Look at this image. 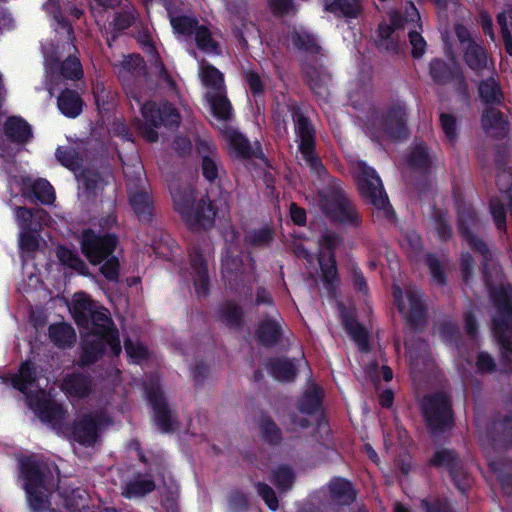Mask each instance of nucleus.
Segmentation results:
<instances>
[{
  "instance_id": "obj_1",
  "label": "nucleus",
  "mask_w": 512,
  "mask_h": 512,
  "mask_svg": "<svg viewBox=\"0 0 512 512\" xmlns=\"http://www.w3.org/2000/svg\"><path fill=\"white\" fill-rule=\"evenodd\" d=\"M19 469L31 511L55 512L50 497L59 482L58 466L42 457L29 455L19 460Z\"/></svg>"
},
{
  "instance_id": "obj_2",
  "label": "nucleus",
  "mask_w": 512,
  "mask_h": 512,
  "mask_svg": "<svg viewBox=\"0 0 512 512\" xmlns=\"http://www.w3.org/2000/svg\"><path fill=\"white\" fill-rule=\"evenodd\" d=\"M495 313L491 319V332L499 347L500 372L512 369V289L499 286L491 290Z\"/></svg>"
},
{
  "instance_id": "obj_3",
  "label": "nucleus",
  "mask_w": 512,
  "mask_h": 512,
  "mask_svg": "<svg viewBox=\"0 0 512 512\" xmlns=\"http://www.w3.org/2000/svg\"><path fill=\"white\" fill-rule=\"evenodd\" d=\"M367 132L370 138L381 143L384 139L401 142L410 137L407 107L397 101L381 110H373L367 117Z\"/></svg>"
},
{
  "instance_id": "obj_4",
  "label": "nucleus",
  "mask_w": 512,
  "mask_h": 512,
  "mask_svg": "<svg viewBox=\"0 0 512 512\" xmlns=\"http://www.w3.org/2000/svg\"><path fill=\"white\" fill-rule=\"evenodd\" d=\"M170 193L174 209L191 229L208 230L214 226L217 206L208 196L196 202L194 189L189 185H172Z\"/></svg>"
},
{
  "instance_id": "obj_5",
  "label": "nucleus",
  "mask_w": 512,
  "mask_h": 512,
  "mask_svg": "<svg viewBox=\"0 0 512 512\" xmlns=\"http://www.w3.org/2000/svg\"><path fill=\"white\" fill-rule=\"evenodd\" d=\"M128 30L138 44L143 47H149L155 50L147 23L142 19L140 12L131 0H126L114 9L112 20L108 23L105 30V38L109 47Z\"/></svg>"
},
{
  "instance_id": "obj_6",
  "label": "nucleus",
  "mask_w": 512,
  "mask_h": 512,
  "mask_svg": "<svg viewBox=\"0 0 512 512\" xmlns=\"http://www.w3.org/2000/svg\"><path fill=\"white\" fill-rule=\"evenodd\" d=\"M420 414L430 435L442 436L455 427V412L451 398L435 391L424 395L418 402Z\"/></svg>"
},
{
  "instance_id": "obj_7",
  "label": "nucleus",
  "mask_w": 512,
  "mask_h": 512,
  "mask_svg": "<svg viewBox=\"0 0 512 512\" xmlns=\"http://www.w3.org/2000/svg\"><path fill=\"white\" fill-rule=\"evenodd\" d=\"M354 180L360 197L367 204L381 212L383 217L389 221L395 219V211L390 204L382 180L377 171L365 161L357 162Z\"/></svg>"
},
{
  "instance_id": "obj_8",
  "label": "nucleus",
  "mask_w": 512,
  "mask_h": 512,
  "mask_svg": "<svg viewBox=\"0 0 512 512\" xmlns=\"http://www.w3.org/2000/svg\"><path fill=\"white\" fill-rule=\"evenodd\" d=\"M393 298L399 313L413 331L425 327L427 307L420 290L409 288L404 293L401 287L395 285L393 287Z\"/></svg>"
},
{
  "instance_id": "obj_9",
  "label": "nucleus",
  "mask_w": 512,
  "mask_h": 512,
  "mask_svg": "<svg viewBox=\"0 0 512 512\" xmlns=\"http://www.w3.org/2000/svg\"><path fill=\"white\" fill-rule=\"evenodd\" d=\"M323 211L333 222L358 228L362 224V217L353 201L339 186L330 190L329 196L324 200Z\"/></svg>"
},
{
  "instance_id": "obj_10",
  "label": "nucleus",
  "mask_w": 512,
  "mask_h": 512,
  "mask_svg": "<svg viewBox=\"0 0 512 512\" xmlns=\"http://www.w3.org/2000/svg\"><path fill=\"white\" fill-rule=\"evenodd\" d=\"M428 465L438 470H446L454 486L462 494L470 488V474L465 469L459 452L455 449L447 447L436 449L429 458Z\"/></svg>"
},
{
  "instance_id": "obj_11",
  "label": "nucleus",
  "mask_w": 512,
  "mask_h": 512,
  "mask_svg": "<svg viewBox=\"0 0 512 512\" xmlns=\"http://www.w3.org/2000/svg\"><path fill=\"white\" fill-rule=\"evenodd\" d=\"M118 241L115 233L102 234L92 228H86L81 232V253L90 264L99 265L114 253Z\"/></svg>"
},
{
  "instance_id": "obj_12",
  "label": "nucleus",
  "mask_w": 512,
  "mask_h": 512,
  "mask_svg": "<svg viewBox=\"0 0 512 512\" xmlns=\"http://www.w3.org/2000/svg\"><path fill=\"white\" fill-rule=\"evenodd\" d=\"M146 75V63L141 55L130 54L124 57L120 65L118 78L121 81L123 90L131 103L132 101L139 103V84Z\"/></svg>"
},
{
  "instance_id": "obj_13",
  "label": "nucleus",
  "mask_w": 512,
  "mask_h": 512,
  "mask_svg": "<svg viewBox=\"0 0 512 512\" xmlns=\"http://www.w3.org/2000/svg\"><path fill=\"white\" fill-rule=\"evenodd\" d=\"M429 75L435 84H453L458 94L469 96L466 77L458 64L450 65L442 58H433L429 63Z\"/></svg>"
},
{
  "instance_id": "obj_14",
  "label": "nucleus",
  "mask_w": 512,
  "mask_h": 512,
  "mask_svg": "<svg viewBox=\"0 0 512 512\" xmlns=\"http://www.w3.org/2000/svg\"><path fill=\"white\" fill-rule=\"evenodd\" d=\"M104 421L105 416L103 414L88 412L75 419L66 429L72 440L82 446L89 447L97 441Z\"/></svg>"
},
{
  "instance_id": "obj_15",
  "label": "nucleus",
  "mask_w": 512,
  "mask_h": 512,
  "mask_svg": "<svg viewBox=\"0 0 512 512\" xmlns=\"http://www.w3.org/2000/svg\"><path fill=\"white\" fill-rule=\"evenodd\" d=\"M147 398L153 410L155 425L164 434H172L176 430L178 420L173 416L163 391L159 387H150Z\"/></svg>"
},
{
  "instance_id": "obj_16",
  "label": "nucleus",
  "mask_w": 512,
  "mask_h": 512,
  "mask_svg": "<svg viewBox=\"0 0 512 512\" xmlns=\"http://www.w3.org/2000/svg\"><path fill=\"white\" fill-rule=\"evenodd\" d=\"M76 178L89 195L97 196L113 182L114 174L111 165L106 163L99 167H82Z\"/></svg>"
},
{
  "instance_id": "obj_17",
  "label": "nucleus",
  "mask_w": 512,
  "mask_h": 512,
  "mask_svg": "<svg viewBox=\"0 0 512 512\" xmlns=\"http://www.w3.org/2000/svg\"><path fill=\"white\" fill-rule=\"evenodd\" d=\"M19 190L21 196L31 203L51 205L56 199L53 186L44 178L33 179L30 176H22Z\"/></svg>"
},
{
  "instance_id": "obj_18",
  "label": "nucleus",
  "mask_w": 512,
  "mask_h": 512,
  "mask_svg": "<svg viewBox=\"0 0 512 512\" xmlns=\"http://www.w3.org/2000/svg\"><path fill=\"white\" fill-rule=\"evenodd\" d=\"M300 70L304 82L316 96L326 98L329 95L328 84L331 75L325 67L303 61L300 64Z\"/></svg>"
},
{
  "instance_id": "obj_19",
  "label": "nucleus",
  "mask_w": 512,
  "mask_h": 512,
  "mask_svg": "<svg viewBox=\"0 0 512 512\" xmlns=\"http://www.w3.org/2000/svg\"><path fill=\"white\" fill-rule=\"evenodd\" d=\"M482 130L494 140L505 139L510 131L508 117L497 107H485L481 113Z\"/></svg>"
},
{
  "instance_id": "obj_20",
  "label": "nucleus",
  "mask_w": 512,
  "mask_h": 512,
  "mask_svg": "<svg viewBox=\"0 0 512 512\" xmlns=\"http://www.w3.org/2000/svg\"><path fill=\"white\" fill-rule=\"evenodd\" d=\"M193 286L198 297H207L210 291L208 264L201 250L194 247L189 251Z\"/></svg>"
},
{
  "instance_id": "obj_21",
  "label": "nucleus",
  "mask_w": 512,
  "mask_h": 512,
  "mask_svg": "<svg viewBox=\"0 0 512 512\" xmlns=\"http://www.w3.org/2000/svg\"><path fill=\"white\" fill-rule=\"evenodd\" d=\"M487 436L497 448H512V413L495 415L487 425Z\"/></svg>"
},
{
  "instance_id": "obj_22",
  "label": "nucleus",
  "mask_w": 512,
  "mask_h": 512,
  "mask_svg": "<svg viewBox=\"0 0 512 512\" xmlns=\"http://www.w3.org/2000/svg\"><path fill=\"white\" fill-rule=\"evenodd\" d=\"M290 111L295 126L298 151L310 147H316V129L310 118L297 105L292 106Z\"/></svg>"
},
{
  "instance_id": "obj_23",
  "label": "nucleus",
  "mask_w": 512,
  "mask_h": 512,
  "mask_svg": "<svg viewBox=\"0 0 512 512\" xmlns=\"http://www.w3.org/2000/svg\"><path fill=\"white\" fill-rule=\"evenodd\" d=\"M340 316L344 330L355 342L359 350L361 352H369L371 349L369 343V333L367 329L358 321L356 312L341 305Z\"/></svg>"
},
{
  "instance_id": "obj_24",
  "label": "nucleus",
  "mask_w": 512,
  "mask_h": 512,
  "mask_svg": "<svg viewBox=\"0 0 512 512\" xmlns=\"http://www.w3.org/2000/svg\"><path fill=\"white\" fill-rule=\"evenodd\" d=\"M282 322L280 314L278 318L265 317L259 320L255 329L257 343L266 348L275 347L283 338Z\"/></svg>"
},
{
  "instance_id": "obj_25",
  "label": "nucleus",
  "mask_w": 512,
  "mask_h": 512,
  "mask_svg": "<svg viewBox=\"0 0 512 512\" xmlns=\"http://www.w3.org/2000/svg\"><path fill=\"white\" fill-rule=\"evenodd\" d=\"M196 146L197 151L201 156L200 167L202 176L206 181L213 184L219 177L221 164L217 148L206 140H199Z\"/></svg>"
},
{
  "instance_id": "obj_26",
  "label": "nucleus",
  "mask_w": 512,
  "mask_h": 512,
  "mask_svg": "<svg viewBox=\"0 0 512 512\" xmlns=\"http://www.w3.org/2000/svg\"><path fill=\"white\" fill-rule=\"evenodd\" d=\"M3 133L7 140L18 145H25L34 138L32 126L23 117L8 116L3 123Z\"/></svg>"
},
{
  "instance_id": "obj_27",
  "label": "nucleus",
  "mask_w": 512,
  "mask_h": 512,
  "mask_svg": "<svg viewBox=\"0 0 512 512\" xmlns=\"http://www.w3.org/2000/svg\"><path fill=\"white\" fill-rule=\"evenodd\" d=\"M318 263L321 272V282L326 296L329 299H335L341 282L336 255H331L330 257L319 256Z\"/></svg>"
},
{
  "instance_id": "obj_28",
  "label": "nucleus",
  "mask_w": 512,
  "mask_h": 512,
  "mask_svg": "<svg viewBox=\"0 0 512 512\" xmlns=\"http://www.w3.org/2000/svg\"><path fill=\"white\" fill-rule=\"evenodd\" d=\"M60 388L69 397L85 399L92 393V378L82 372L69 373L63 378Z\"/></svg>"
},
{
  "instance_id": "obj_29",
  "label": "nucleus",
  "mask_w": 512,
  "mask_h": 512,
  "mask_svg": "<svg viewBox=\"0 0 512 512\" xmlns=\"http://www.w3.org/2000/svg\"><path fill=\"white\" fill-rule=\"evenodd\" d=\"M325 12L333 14L336 18L347 21L357 19L364 12V1L360 0H321Z\"/></svg>"
},
{
  "instance_id": "obj_30",
  "label": "nucleus",
  "mask_w": 512,
  "mask_h": 512,
  "mask_svg": "<svg viewBox=\"0 0 512 512\" xmlns=\"http://www.w3.org/2000/svg\"><path fill=\"white\" fill-rule=\"evenodd\" d=\"M407 164L414 172L429 176L433 159L429 147L423 142L415 143L407 156Z\"/></svg>"
},
{
  "instance_id": "obj_31",
  "label": "nucleus",
  "mask_w": 512,
  "mask_h": 512,
  "mask_svg": "<svg viewBox=\"0 0 512 512\" xmlns=\"http://www.w3.org/2000/svg\"><path fill=\"white\" fill-rule=\"evenodd\" d=\"M221 135L238 158L249 159L252 157V147L249 139L238 129L225 124L220 130Z\"/></svg>"
},
{
  "instance_id": "obj_32",
  "label": "nucleus",
  "mask_w": 512,
  "mask_h": 512,
  "mask_svg": "<svg viewBox=\"0 0 512 512\" xmlns=\"http://www.w3.org/2000/svg\"><path fill=\"white\" fill-rule=\"evenodd\" d=\"M478 96L485 107H497L504 105L505 96L499 81L490 76L478 84Z\"/></svg>"
},
{
  "instance_id": "obj_33",
  "label": "nucleus",
  "mask_w": 512,
  "mask_h": 512,
  "mask_svg": "<svg viewBox=\"0 0 512 512\" xmlns=\"http://www.w3.org/2000/svg\"><path fill=\"white\" fill-rule=\"evenodd\" d=\"M34 411L42 422L49 423L53 427L60 425L66 414L61 404L47 398L38 399Z\"/></svg>"
},
{
  "instance_id": "obj_34",
  "label": "nucleus",
  "mask_w": 512,
  "mask_h": 512,
  "mask_svg": "<svg viewBox=\"0 0 512 512\" xmlns=\"http://www.w3.org/2000/svg\"><path fill=\"white\" fill-rule=\"evenodd\" d=\"M151 472V468L146 470L145 475L147 478H142V474L137 473L132 480H129L122 486V495L127 499H132L144 497L153 492L156 488V484L152 479Z\"/></svg>"
},
{
  "instance_id": "obj_35",
  "label": "nucleus",
  "mask_w": 512,
  "mask_h": 512,
  "mask_svg": "<svg viewBox=\"0 0 512 512\" xmlns=\"http://www.w3.org/2000/svg\"><path fill=\"white\" fill-rule=\"evenodd\" d=\"M46 216L47 213L43 209L26 206L15 208V218L21 231H42V221Z\"/></svg>"
},
{
  "instance_id": "obj_36",
  "label": "nucleus",
  "mask_w": 512,
  "mask_h": 512,
  "mask_svg": "<svg viewBox=\"0 0 512 512\" xmlns=\"http://www.w3.org/2000/svg\"><path fill=\"white\" fill-rule=\"evenodd\" d=\"M328 490L330 497L342 506L351 505L357 498L352 482L343 477H333L328 484Z\"/></svg>"
},
{
  "instance_id": "obj_37",
  "label": "nucleus",
  "mask_w": 512,
  "mask_h": 512,
  "mask_svg": "<svg viewBox=\"0 0 512 512\" xmlns=\"http://www.w3.org/2000/svg\"><path fill=\"white\" fill-rule=\"evenodd\" d=\"M38 379L39 377L36 364L27 359L21 362L18 373L11 379V384L13 388L23 394H27L29 388L37 384Z\"/></svg>"
},
{
  "instance_id": "obj_38",
  "label": "nucleus",
  "mask_w": 512,
  "mask_h": 512,
  "mask_svg": "<svg viewBox=\"0 0 512 512\" xmlns=\"http://www.w3.org/2000/svg\"><path fill=\"white\" fill-rule=\"evenodd\" d=\"M84 101L80 94L73 89H63L57 97V107L67 118H76L83 111Z\"/></svg>"
},
{
  "instance_id": "obj_39",
  "label": "nucleus",
  "mask_w": 512,
  "mask_h": 512,
  "mask_svg": "<svg viewBox=\"0 0 512 512\" xmlns=\"http://www.w3.org/2000/svg\"><path fill=\"white\" fill-rule=\"evenodd\" d=\"M218 320L231 330H241L245 324L243 308L234 301L226 302L217 312Z\"/></svg>"
},
{
  "instance_id": "obj_40",
  "label": "nucleus",
  "mask_w": 512,
  "mask_h": 512,
  "mask_svg": "<svg viewBox=\"0 0 512 512\" xmlns=\"http://www.w3.org/2000/svg\"><path fill=\"white\" fill-rule=\"evenodd\" d=\"M267 372L278 381H292L297 375L295 364L287 357H271L266 362Z\"/></svg>"
},
{
  "instance_id": "obj_41",
  "label": "nucleus",
  "mask_w": 512,
  "mask_h": 512,
  "mask_svg": "<svg viewBox=\"0 0 512 512\" xmlns=\"http://www.w3.org/2000/svg\"><path fill=\"white\" fill-rule=\"evenodd\" d=\"M63 501V506L70 512L80 511L86 506V491L80 487H70L59 481L55 488Z\"/></svg>"
},
{
  "instance_id": "obj_42",
  "label": "nucleus",
  "mask_w": 512,
  "mask_h": 512,
  "mask_svg": "<svg viewBox=\"0 0 512 512\" xmlns=\"http://www.w3.org/2000/svg\"><path fill=\"white\" fill-rule=\"evenodd\" d=\"M289 40L293 47L298 51L311 55L322 54V47L318 43L316 36L309 31L293 28L289 33Z\"/></svg>"
},
{
  "instance_id": "obj_43",
  "label": "nucleus",
  "mask_w": 512,
  "mask_h": 512,
  "mask_svg": "<svg viewBox=\"0 0 512 512\" xmlns=\"http://www.w3.org/2000/svg\"><path fill=\"white\" fill-rule=\"evenodd\" d=\"M463 61L474 72L486 69L488 54L485 47L477 42H470L463 49Z\"/></svg>"
},
{
  "instance_id": "obj_44",
  "label": "nucleus",
  "mask_w": 512,
  "mask_h": 512,
  "mask_svg": "<svg viewBox=\"0 0 512 512\" xmlns=\"http://www.w3.org/2000/svg\"><path fill=\"white\" fill-rule=\"evenodd\" d=\"M48 335L52 343L58 348H69L76 342V332L69 323L51 324L48 328Z\"/></svg>"
},
{
  "instance_id": "obj_45",
  "label": "nucleus",
  "mask_w": 512,
  "mask_h": 512,
  "mask_svg": "<svg viewBox=\"0 0 512 512\" xmlns=\"http://www.w3.org/2000/svg\"><path fill=\"white\" fill-rule=\"evenodd\" d=\"M51 70L68 80H80L83 77V69L80 60L76 56L69 55L65 60L53 59Z\"/></svg>"
},
{
  "instance_id": "obj_46",
  "label": "nucleus",
  "mask_w": 512,
  "mask_h": 512,
  "mask_svg": "<svg viewBox=\"0 0 512 512\" xmlns=\"http://www.w3.org/2000/svg\"><path fill=\"white\" fill-rule=\"evenodd\" d=\"M95 308L96 305L85 293L75 294L71 314L79 328L88 329V316Z\"/></svg>"
},
{
  "instance_id": "obj_47",
  "label": "nucleus",
  "mask_w": 512,
  "mask_h": 512,
  "mask_svg": "<svg viewBox=\"0 0 512 512\" xmlns=\"http://www.w3.org/2000/svg\"><path fill=\"white\" fill-rule=\"evenodd\" d=\"M226 92L207 93V99L213 116L223 122H229L233 118V107L225 94Z\"/></svg>"
},
{
  "instance_id": "obj_48",
  "label": "nucleus",
  "mask_w": 512,
  "mask_h": 512,
  "mask_svg": "<svg viewBox=\"0 0 512 512\" xmlns=\"http://www.w3.org/2000/svg\"><path fill=\"white\" fill-rule=\"evenodd\" d=\"M105 342L102 336H96L95 339L86 340L82 344L79 365L87 367L95 364L105 355Z\"/></svg>"
},
{
  "instance_id": "obj_49",
  "label": "nucleus",
  "mask_w": 512,
  "mask_h": 512,
  "mask_svg": "<svg viewBox=\"0 0 512 512\" xmlns=\"http://www.w3.org/2000/svg\"><path fill=\"white\" fill-rule=\"evenodd\" d=\"M323 393L320 387L314 385L307 389L299 398L298 410L307 415H315L322 411Z\"/></svg>"
},
{
  "instance_id": "obj_50",
  "label": "nucleus",
  "mask_w": 512,
  "mask_h": 512,
  "mask_svg": "<svg viewBox=\"0 0 512 512\" xmlns=\"http://www.w3.org/2000/svg\"><path fill=\"white\" fill-rule=\"evenodd\" d=\"M129 201L140 222L149 223L152 221L153 205L147 192L136 191L130 196Z\"/></svg>"
},
{
  "instance_id": "obj_51",
  "label": "nucleus",
  "mask_w": 512,
  "mask_h": 512,
  "mask_svg": "<svg viewBox=\"0 0 512 512\" xmlns=\"http://www.w3.org/2000/svg\"><path fill=\"white\" fill-rule=\"evenodd\" d=\"M43 8L56 21V30L65 34L67 40L72 41L74 39V29L72 24L63 15L59 0H47L43 4Z\"/></svg>"
},
{
  "instance_id": "obj_52",
  "label": "nucleus",
  "mask_w": 512,
  "mask_h": 512,
  "mask_svg": "<svg viewBox=\"0 0 512 512\" xmlns=\"http://www.w3.org/2000/svg\"><path fill=\"white\" fill-rule=\"evenodd\" d=\"M275 233L269 225L251 229L244 235V244L251 248H267L274 241Z\"/></svg>"
},
{
  "instance_id": "obj_53",
  "label": "nucleus",
  "mask_w": 512,
  "mask_h": 512,
  "mask_svg": "<svg viewBox=\"0 0 512 512\" xmlns=\"http://www.w3.org/2000/svg\"><path fill=\"white\" fill-rule=\"evenodd\" d=\"M57 258L62 265L75 270L80 275H89V268L78 252L66 246H59L56 252Z\"/></svg>"
},
{
  "instance_id": "obj_54",
  "label": "nucleus",
  "mask_w": 512,
  "mask_h": 512,
  "mask_svg": "<svg viewBox=\"0 0 512 512\" xmlns=\"http://www.w3.org/2000/svg\"><path fill=\"white\" fill-rule=\"evenodd\" d=\"M113 327L115 325L105 309L96 307L88 316V329L94 336H102L112 330Z\"/></svg>"
},
{
  "instance_id": "obj_55",
  "label": "nucleus",
  "mask_w": 512,
  "mask_h": 512,
  "mask_svg": "<svg viewBox=\"0 0 512 512\" xmlns=\"http://www.w3.org/2000/svg\"><path fill=\"white\" fill-rule=\"evenodd\" d=\"M490 469L496 474L497 480L503 493L507 496L512 495V460L506 459L494 461L489 464Z\"/></svg>"
},
{
  "instance_id": "obj_56",
  "label": "nucleus",
  "mask_w": 512,
  "mask_h": 512,
  "mask_svg": "<svg viewBox=\"0 0 512 512\" xmlns=\"http://www.w3.org/2000/svg\"><path fill=\"white\" fill-rule=\"evenodd\" d=\"M55 156L62 166L72 171L75 175L82 168V158L79 152L72 146H59Z\"/></svg>"
},
{
  "instance_id": "obj_57",
  "label": "nucleus",
  "mask_w": 512,
  "mask_h": 512,
  "mask_svg": "<svg viewBox=\"0 0 512 512\" xmlns=\"http://www.w3.org/2000/svg\"><path fill=\"white\" fill-rule=\"evenodd\" d=\"M478 215L471 206H462L458 209L457 230L462 238L471 234L472 229L478 224Z\"/></svg>"
},
{
  "instance_id": "obj_58",
  "label": "nucleus",
  "mask_w": 512,
  "mask_h": 512,
  "mask_svg": "<svg viewBox=\"0 0 512 512\" xmlns=\"http://www.w3.org/2000/svg\"><path fill=\"white\" fill-rule=\"evenodd\" d=\"M424 262L429 270L431 281L438 286H446L448 283V277L437 254L432 252L426 253L424 256Z\"/></svg>"
},
{
  "instance_id": "obj_59",
  "label": "nucleus",
  "mask_w": 512,
  "mask_h": 512,
  "mask_svg": "<svg viewBox=\"0 0 512 512\" xmlns=\"http://www.w3.org/2000/svg\"><path fill=\"white\" fill-rule=\"evenodd\" d=\"M201 78L204 86L213 90L212 93L225 91L223 73L211 64H207L202 68Z\"/></svg>"
},
{
  "instance_id": "obj_60",
  "label": "nucleus",
  "mask_w": 512,
  "mask_h": 512,
  "mask_svg": "<svg viewBox=\"0 0 512 512\" xmlns=\"http://www.w3.org/2000/svg\"><path fill=\"white\" fill-rule=\"evenodd\" d=\"M270 481L280 492H287L294 484L295 473L288 465H280L272 471Z\"/></svg>"
},
{
  "instance_id": "obj_61",
  "label": "nucleus",
  "mask_w": 512,
  "mask_h": 512,
  "mask_svg": "<svg viewBox=\"0 0 512 512\" xmlns=\"http://www.w3.org/2000/svg\"><path fill=\"white\" fill-rule=\"evenodd\" d=\"M422 512H457L446 496L429 495L420 500Z\"/></svg>"
},
{
  "instance_id": "obj_62",
  "label": "nucleus",
  "mask_w": 512,
  "mask_h": 512,
  "mask_svg": "<svg viewBox=\"0 0 512 512\" xmlns=\"http://www.w3.org/2000/svg\"><path fill=\"white\" fill-rule=\"evenodd\" d=\"M260 429L263 440L271 445H277L282 440V431L275 421L266 414L260 418Z\"/></svg>"
},
{
  "instance_id": "obj_63",
  "label": "nucleus",
  "mask_w": 512,
  "mask_h": 512,
  "mask_svg": "<svg viewBox=\"0 0 512 512\" xmlns=\"http://www.w3.org/2000/svg\"><path fill=\"white\" fill-rule=\"evenodd\" d=\"M299 152L311 173L316 174L319 178H324L328 175V171L318 155L316 147L302 149Z\"/></svg>"
},
{
  "instance_id": "obj_64",
  "label": "nucleus",
  "mask_w": 512,
  "mask_h": 512,
  "mask_svg": "<svg viewBox=\"0 0 512 512\" xmlns=\"http://www.w3.org/2000/svg\"><path fill=\"white\" fill-rule=\"evenodd\" d=\"M395 30L392 26L387 24L386 22H381L378 25L377 28V37H378V43L377 46L379 48H383L388 52L397 53L398 52V42L395 40L392 35L394 34Z\"/></svg>"
}]
</instances>
